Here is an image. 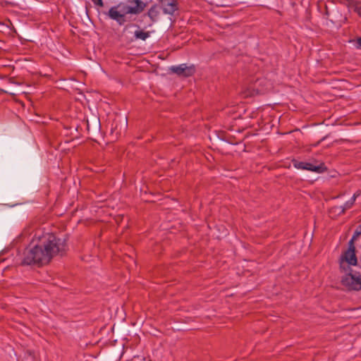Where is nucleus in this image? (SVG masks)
<instances>
[{
    "label": "nucleus",
    "mask_w": 361,
    "mask_h": 361,
    "mask_svg": "<svg viewBox=\"0 0 361 361\" xmlns=\"http://www.w3.org/2000/svg\"><path fill=\"white\" fill-rule=\"evenodd\" d=\"M66 240L57 237L53 233H46L39 238V243L25 252L22 262L23 264H37L39 267L48 264L56 255L63 256L66 253Z\"/></svg>",
    "instance_id": "nucleus-1"
},
{
    "label": "nucleus",
    "mask_w": 361,
    "mask_h": 361,
    "mask_svg": "<svg viewBox=\"0 0 361 361\" xmlns=\"http://www.w3.org/2000/svg\"><path fill=\"white\" fill-rule=\"evenodd\" d=\"M359 235V232H355L354 233L348 243V249L341 257L340 265L344 270H345V268L344 267L345 264L348 265H356L357 264V260L355 255L354 241L357 239Z\"/></svg>",
    "instance_id": "nucleus-2"
},
{
    "label": "nucleus",
    "mask_w": 361,
    "mask_h": 361,
    "mask_svg": "<svg viewBox=\"0 0 361 361\" xmlns=\"http://www.w3.org/2000/svg\"><path fill=\"white\" fill-rule=\"evenodd\" d=\"M129 3L130 5L127 3H120L116 6L125 17L127 14H140L144 11L146 6V4L143 1L137 0L130 1Z\"/></svg>",
    "instance_id": "nucleus-3"
},
{
    "label": "nucleus",
    "mask_w": 361,
    "mask_h": 361,
    "mask_svg": "<svg viewBox=\"0 0 361 361\" xmlns=\"http://www.w3.org/2000/svg\"><path fill=\"white\" fill-rule=\"evenodd\" d=\"M342 284L349 290L361 289V272H349L343 276Z\"/></svg>",
    "instance_id": "nucleus-4"
},
{
    "label": "nucleus",
    "mask_w": 361,
    "mask_h": 361,
    "mask_svg": "<svg viewBox=\"0 0 361 361\" xmlns=\"http://www.w3.org/2000/svg\"><path fill=\"white\" fill-rule=\"evenodd\" d=\"M170 71L179 75L184 77H190L195 73V69L192 66H188L186 64L183 63L176 66H171Z\"/></svg>",
    "instance_id": "nucleus-5"
},
{
    "label": "nucleus",
    "mask_w": 361,
    "mask_h": 361,
    "mask_svg": "<svg viewBox=\"0 0 361 361\" xmlns=\"http://www.w3.org/2000/svg\"><path fill=\"white\" fill-rule=\"evenodd\" d=\"M164 13L173 15L178 9L177 0H158Z\"/></svg>",
    "instance_id": "nucleus-6"
},
{
    "label": "nucleus",
    "mask_w": 361,
    "mask_h": 361,
    "mask_svg": "<svg viewBox=\"0 0 361 361\" xmlns=\"http://www.w3.org/2000/svg\"><path fill=\"white\" fill-rule=\"evenodd\" d=\"M109 17L116 20L120 25H124L126 18L123 15L116 6L111 7L108 12Z\"/></svg>",
    "instance_id": "nucleus-7"
},
{
    "label": "nucleus",
    "mask_w": 361,
    "mask_h": 361,
    "mask_svg": "<svg viewBox=\"0 0 361 361\" xmlns=\"http://www.w3.org/2000/svg\"><path fill=\"white\" fill-rule=\"evenodd\" d=\"M118 123H121V121L118 120H114V123H113V126H113L111 130V133L112 134L115 133L116 137L121 135V134L126 131V130L127 128V126H128V122H127L126 118L125 121H123V122L122 123V126L119 129L118 128Z\"/></svg>",
    "instance_id": "nucleus-8"
},
{
    "label": "nucleus",
    "mask_w": 361,
    "mask_h": 361,
    "mask_svg": "<svg viewBox=\"0 0 361 361\" xmlns=\"http://www.w3.org/2000/svg\"><path fill=\"white\" fill-rule=\"evenodd\" d=\"M305 166H306L305 170L316 172L318 173H323L327 170V168L324 163H320L319 165L314 166L311 163L305 162Z\"/></svg>",
    "instance_id": "nucleus-9"
},
{
    "label": "nucleus",
    "mask_w": 361,
    "mask_h": 361,
    "mask_svg": "<svg viewBox=\"0 0 361 361\" xmlns=\"http://www.w3.org/2000/svg\"><path fill=\"white\" fill-rule=\"evenodd\" d=\"M159 7L157 5H153L148 11L147 16L152 22H156L159 16Z\"/></svg>",
    "instance_id": "nucleus-10"
},
{
    "label": "nucleus",
    "mask_w": 361,
    "mask_h": 361,
    "mask_svg": "<svg viewBox=\"0 0 361 361\" xmlns=\"http://www.w3.org/2000/svg\"><path fill=\"white\" fill-rule=\"evenodd\" d=\"M357 195L354 194L350 200L346 202L343 206H337L336 209L339 210V214H344L346 209H350L354 204Z\"/></svg>",
    "instance_id": "nucleus-11"
},
{
    "label": "nucleus",
    "mask_w": 361,
    "mask_h": 361,
    "mask_svg": "<svg viewBox=\"0 0 361 361\" xmlns=\"http://www.w3.org/2000/svg\"><path fill=\"white\" fill-rule=\"evenodd\" d=\"M134 35L135 39H142L143 41L146 40L150 36L149 32H146L142 30H136Z\"/></svg>",
    "instance_id": "nucleus-12"
},
{
    "label": "nucleus",
    "mask_w": 361,
    "mask_h": 361,
    "mask_svg": "<svg viewBox=\"0 0 361 361\" xmlns=\"http://www.w3.org/2000/svg\"><path fill=\"white\" fill-rule=\"evenodd\" d=\"M350 6L353 8L354 11L361 17V2L352 1L350 3Z\"/></svg>",
    "instance_id": "nucleus-13"
},
{
    "label": "nucleus",
    "mask_w": 361,
    "mask_h": 361,
    "mask_svg": "<svg viewBox=\"0 0 361 361\" xmlns=\"http://www.w3.org/2000/svg\"><path fill=\"white\" fill-rule=\"evenodd\" d=\"M293 166L298 169L305 170L306 166H305V161H299L298 160H293Z\"/></svg>",
    "instance_id": "nucleus-14"
},
{
    "label": "nucleus",
    "mask_w": 361,
    "mask_h": 361,
    "mask_svg": "<svg viewBox=\"0 0 361 361\" xmlns=\"http://www.w3.org/2000/svg\"><path fill=\"white\" fill-rule=\"evenodd\" d=\"M257 84H258L259 85H262V84H264V85H266V86H267V87H266V88H265L264 90V89H262V90H260V91H262V92L265 91V90H269V89H270V88L271 87V84L269 82H268V81H267V80H258L257 81Z\"/></svg>",
    "instance_id": "nucleus-15"
},
{
    "label": "nucleus",
    "mask_w": 361,
    "mask_h": 361,
    "mask_svg": "<svg viewBox=\"0 0 361 361\" xmlns=\"http://www.w3.org/2000/svg\"><path fill=\"white\" fill-rule=\"evenodd\" d=\"M92 1L95 5H97V6H104L102 0H92Z\"/></svg>",
    "instance_id": "nucleus-16"
},
{
    "label": "nucleus",
    "mask_w": 361,
    "mask_h": 361,
    "mask_svg": "<svg viewBox=\"0 0 361 361\" xmlns=\"http://www.w3.org/2000/svg\"><path fill=\"white\" fill-rule=\"evenodd\" d=\"M356 43L357 44V47H361V37L357 39Z\"/></svg>",
    "instance_id": "nucleus-17"
},
{
    "label": "nucleus",
    "mask_w": 361,
    "mask_h": 361,
    "mask_svg": "<svg viewBox=\"0 0 361 361\" xmlns=\"http://www.w3.org/2000/svg\"><path fill=\"white\" fill-rule=\"evenodd\" d=\"M324 15L326 16V18H329V11L328 8H327V6H325V13H324Z\"/></svg>",
    "instance_id": "nucleus-18"
},
{
    "label": "nucleus",
    "mask_w": 361,
    "mask_h": 361,
    "mask_svg": "<svg viewBox=\"0 0 361 361\" xmlns=\"http://www.w3.org/2000/svg\"><path fill=\"white\" fill-rule=\"evenodd\" d=\"M336 207H332L330 210V212H331L332 211H334L335 212H337L338 214H339V210L338 209H336Z\"/></svg>",
    "instance_id": "nucleus-19"
},
{
    "label": "nucleus",
    "mask_w": 361,
    "mask_h": 361,
    "mask_svg": "<svg viewBox=\"0 0 361 361\" xmlns=\"http://www.w3.org/2000/svg\"><path fill=\"white\" fill-rule=\"evenodd\" d=\"M133 26H136L135 25H127L126 27H125V30L127 29L128 27H133Z\"/></svg>",
    "instance_id": "nucleus-20"
},
{
    "label": "nucleus",
    "mask_w": 361,
    "mask_h": 361,
    "mask_svg": "<svg viewBox=\"0 0 361 361\" xmlns=\"http://www.w3.org/2000/svg\"><path fill=\"white\" fill-rule=\"evenodd\" d=\"M347 20V18H344L343 20H340L339 21L341 23H345V21Z\"/></svg>",
    "instance_id": "nucleus-21"
},
{
    "label": "nucleus",
    "mask_w": 361,
    "mask_h": 361,
    "mask_svg": "<svg viewBox=\"0 0 361 361\" xmlns=\"http://www.w3.org/2000/svg\"><path fill=\"white\" fill-rule=\"evenodd\" d=\"M6 269V267H3L2 268L3 271H5Z\"/></svg>",
    "instance_id": "nucleus-22"
}]
</instances>
